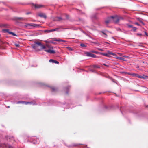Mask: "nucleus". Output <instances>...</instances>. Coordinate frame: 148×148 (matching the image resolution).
Here are the masks:
<instances>
[{"label": "nucleus", "instance_id": "1", "mask_svg": "<svg viewBox=\"0 0 148 148\" xmlns=\"http://www.w3.org/2000/svg\"><path fill=\"white\" fill-rule=\"evenodd\" d=\"M118 21V19L116 16H112L106 19L105 21V22L106 24H107L111 21L117 22Z\"/></svg>", "mask_w": 148, "mask_h": 148}, {"label": "nucleus", "instance_id": "2", "mask_svg": "<svg viewBox=\"0 0 148 148\" xmlns=\"http://www.w3.org/2000/svg\"><path fill=\"white\" fill-rule=\"evenodd\" d=\"M42 44L40 42H36L35 43L34 45L33 46V47L36 50L38 48V46H40Z\"/></svg>", "mask_w": 148, "mask_h": 148}, {"label": "nucleus", "instance_id": "3", "mask_svg": "<svg viewBox=\"0 0 148 148\" xmlns=\"http://www.w3.org/2000/svg\"><path fill=\"white\" fill-rule=\"evenodd\" d=\"M3 32H4L8 33L12 35L13 36H17V35L15 33H13V32H10L9 31V30L8 29H3Z\"/></svg>", "mask_w": 148, "mask_h": 148}, {"label": "nucleus", "instance_id": "4", "mask_svg": "<svg viewBox=\"0 0 148 148\" xmlns=\"http://www.w3.org/2000/svg\"><path fill=\"white\" fill-rule=\"evenodd\" d=\"M42 5H39V4H34L32 5V7L33 8H34L36 9L40 8L42 7Z\"/></svg>", "mask_w": 148, "mask_h": 148}, {"label": "nucleus", "instance_id": "5", "mask_svg": "<svg viewBox=\"0 0 148 148\" xmlns=\"http://www.w3.org/2000/svg\"><path fill=\"white\" fill-rule=\"evenodd\" d=\"M46 52L50 53H55V51L53 50L49 49L48 50L45 49L44 50Z\"/></svg>", "mask_w": 148, "mask_h": 148}, {"label": "nucleus", "instance_id": "6", "mask_svg": "<svg viewBox=\"0 0 148 148\" xmlns=\"http://www.w3.org/2000/svg\"><path fill=\"white\" fill-rule=\"evenodd\" d=\"M25 26L26 27H30L31 26L35 27L36 26V24H34L31 23V24H27L25 25Z\"/></svg>", "mask_w": 148, "mask_h": 148}, {"label": "nucleus", "instance_id": "7", "mask_svg": "<svg viewBox=\"0 0 148 148\" xmlns=\"http://www.w3.org/2000/svg\"><path fill=\"white\" fill-rule=\"evenodd\" d=\"M40 49H39L38 48V49H36L38 51L42 50L43 49H45L46 47L44 45H43L42 44H41V45H40Z\"/></svg>", "mask_w": 148, "mask_h": 148}, {"label": "nucleus", "instance_id": "8", "mask_svg": "<svg viewBox=\"0 0 148 148\" xmlns=\"http://www.w3.org/2000/svg\"><path fill=\"white\" fill-rule=\"evenodd\" d=\"M136 77H138L139 78H140L146 79V77H147V76H145L144 75H143V76H142L138 74H137V75H136Z\"/></svg>", "mask_w": 148, "mask_h": 148}, {"label": "nucleus", "instance_id": "9", "mask_svg": "<svg viewBox=\"0 0 148 148\" xmlns=\"http://www.w3.org/2000/svg\"><path fill=\"white\" fill-rule=\"evenodd\" d=\"M49 62H52V63H55L57 64H59V62L58 61H56V60H54L53 59H50L49 60Z\"/></svg>", "mask_w": 148, "mask_h": 148}, {"label": "nucleus", "instance_id": "10", "mask_svg": "<svg viewBox=\"0 0 148 148\" xmlns=\"http://www.w3.org/2000/svg\"><path fill=\"white\" fill-rule=\"evenodd\" d=\"M18 103H21L25 104L26 105H27L29 103H30V104L31 103V102H25V101H19L18 102Z\"/></svg>", "mask_w": 148, "mask_h": 148}, {"label": "nucleus", "instance_id": "11", "mask_svg": "<svg viewBox=\"0 0 148 148\" xmlns=\"http://www.w3.org/2000/svg\"><path fill=\"white\" fill-rule=\"evenodd\" d=\"M107 52L108 54V55H110H110H112L113 56L116 55L115 54L112 52H111L110 51H108Z\"/></svg>", "mask_w": 148, "mask_h": 148}, {"label": "nucleus", "instance_id": "12", "mask_svg": "<svg viewBox=\"0 0 148 148\" xmlns=\"http://www.w3.org/2000/svg\"><path fill=\"white\" fill-rule=\"evenodd\" d=\"M38 16L41 17H44V18H46V16L43 14L42 13H40L39 14H38Z\"/></svg>", "mask_w": 148, "mask_h": 148}, {"label": "nucleus", "instance_id": "13", "mask_svg": "<svg viewBox=\"0 0 148 148\" xmlns=\"http://www.w3.org/2000/svg\"><path fill=\"white\" fill-rule=\"evenodd\" d=\"M85 54L87 56L91 57L92 53L90 52H87L85 53Z\"/></svg>", "mask_w": 148, "mask_h": 148}, {"label": "nucleus", "instance_id": "14", "mask_svg": "<svg viewBox=\"0 0 148 148\" xmlns=\"http://www.w3.org/2000/svg\"><path fill=\"white\" fill-rule=\"evenodd\" d=\"M116 58L117 59H118L120 60H121L123 61H125V59L121 57H117L115 58Z\"/></svg>", "mask_w": 148, "mask_h": 148}, {"label": "nucleus", "instance_id": "15", "mask_svg": "<svg viewBox=\"0 0 148 148\" xmlns=\"http://www.w3.org/2000/svg\"><path fill=\"white\" fill-rule=\"evenodd\" d=\"M57 29H58L57 28V29H51L50 30H49L48 31V32H52L53 31H56L57 30Z\"/></svg>", "mask_w": 148, "mask_h": 148}, {"label": "nucleus", "instance_id": "16", "mask_svg": "<svg viewBox=\"0 0 148 148\" xmlns=\"http://www.w3.org/2000/svg\"><path fill=\"white\" fill-rule=\"evenodd\" d=\"M102 54L103 56H108V57H110V55H108V54L107 52V53H102Z\"/></svg>", "mask_w": 148, "mask_h": 148}, {"label": "nucleus", "instance_id": "17", "mask_svg": "<svg viewBox=\"0 0 148 148\" xmlns=\"http://www.w3.org/2000/svg\"><path fill=\"white\" fill-rule=\"evenodd\" d=\"M54 40L57 41H62V40L60 39H56V38L54 39Z\"/></svg>", "mask_w": 148, "mask_h": 148}, {"label": "nucleus", "instance_id": "18", "mask_svg": "<svg viewBox=\"0 0 148 148\" xmlns=\"http://www.w3.org/2000/svg\"><path fill=\"white\" fill-rule=\"evenodd\" d=\"M128 74L129 75H132L133 76H134V77H136V75H137L136 74H134V73H133V74H130V73H128Z\"/></svg>", "mask_w": 148, "mask_h": 148}, {"label": "nucleus", "instance_id": "19", "mask_svg": "<svg viewBox=\"0 0 148 148\" xmlns=\"http://www.w3.org/2000/svg\"><path fill=\"white\" fill-rule=\"evenodd\" d=\"M91 57H92L93 58H95V57H96V56L95 55L92 54Z\"/></svg>", "mask_w": 148, "mask_h": 148}, {"label": "nucleus", "instance_id": "20", "mask_svg": "<svg viewBox=\"0 0 148 148\" xmlns=\"http://www.w3.org/2000/svg\"><path fill=\"white\" fill-rule=\"evenodd\" d=\"M15 46L16 47H19V45L18 44H15Z\"/></svg>", "mask_w": 148, "mask_h": 148}, {"label": "nucleus", "instance_id": "21", "mask_svg": "<svg viewBox=\"0 0 148 148\" xmlns=\"http://www.w3.org/2000/svg\"><path fill=\"white\" fill-rule=\"evenodd\" d=\"M81 46L83 47H85V45L84 44H81L80 45Z\"/></svg>", "mask_w": 148, "mask_h": 148}, {"label": "nucleus", "instance_id": "22", "mask_svg": "<svg viewBox=\"0 0 148 148\" xmlns=\"http://www.w3.org/2000/svg\"><path fill=\"white\" fill-rule=\"evenodd\" d=\"M46 45L48 47V48H53V47H50V46H48L47 45Z\"/></svg>", "mask_w": 148, "mask_h": 148}, {"label": "nucleus", "instance_id": "23", "mask_svg": "<svg viewBox=\"0 0 148 148\" xmlns=\"http://www.w3.org/2000/svg\"><path fill=\"white\" fill-rule=\"evenodd\" d=\"M67 48H68V49H69V50H71L72 49L71 47H68Z\"/></svg>", "mask_w": 148, "mask_h": 148}, {"label": "nucleus", "instance_id": "24", "mask_svg": "<svg viewBox=\"0 0 148 148\" xmlns=\"http://www.w3.org/2000/svg\"><path fill=\"white\" fill-rule=\"evenodd\" d=\"M135 24L137 25H139L137 23H135Z\"/></svg>", "mask_w": 148, "mask_h": 148}, {"label": "nucleus", "instance_id": "25", "mask_svg": "<svg viewBox=\"0 0 148 148\" xmlns=\"http://www.w3.org/2000/svg\"><path fill=\"white\" fill-rule=\"evenodd\" d=\"M124 57H126V58H128V57L127 56H124Z\"/></svg>", "mask_w": 148, "mask_h": 148}, {"label": "nucleus", "instance_id": "26", "mask_svg": "<svg viewBox=\"0 0 148 148\" xmlns=\"http://www.w3.org/2000/svg\"><path fill=\"white\" fill-rule=\"evenodd\" d=\"M92 52L94 53H97V52L95 51H92Z\"/></svg>", "mask_w": 148, "mask_h": 148}, {"label": "nucleus", "instance_id": "27", "mask_svg": "<svg viewBox=\"0 0 148 148\" xmlns=\"http://www.w3.org/2000/svg\"><path fill=\"white\" fill-rule=\"evenodd\" d=\"M61 18H59V19L58 20V21H60V20L61 19Z\"/></svg>", "mask_w": 148, "mask_h": 148}, {"label": "nucleus", "instance_id": "28", "mask_svg": "<svg viewBox=\"0 0 148 148\" xmlns=\"http://www.w3.org/2000/svg\"><path fill=\"white\" fill-rule=\"evenodd\" d=\"M51 42L52 43L54 44V42Z\"/></svg>", "mask_w": 148, "mask_h": 148}, {"label": "nucleus", "instance_id": "29", "mask_svg": "<svg viewBox=\"0 0 148 148\" xmlns=\"http://www.w3.org/2000/svg\"><path fill=\"white\" fill-rule=\"evenodd\" d=\"M22 18H19V19H21Z\"/></svg>", "mask_w": 148, "mask_h": 148}, {"label": "nucleus", "instance_id": "30", "mask_svg": "<svg viewBox=\"0 0 148 148\" xmlns=\"http://www.w3.org/2000/svg\"><path fill=\"white\" fill-rule=\"evenodd\" d=\"M118 54H120V55H121V54H120V53H118Z\"/></svg>", "mask_w": 148, "mask_h": 148}, {"label": "nucleus", "instance_id": "31", "mask_svg": "<svg viewBox=\"0 0 148 148\" xmlns=\"http://www.w3.org/2000/svg\"><path fill=\"white\" fill-rule=\"evenodd\" d=\"M105 66H106V65L104 64Z\"/></svg>", "mask_w": 148, "mask_h": 148}]
</instances>
